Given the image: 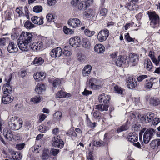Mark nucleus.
Here are the masks:
<instances>
[{
  "label": "nucleus",
  "mask_w": 160,
  "mask_h": 160,
  "mask_svg": "<svg viewBox=\"0 0 160 160\" xmlns=\"http://www.w3.org/2000/svg\"><path fill=\"white\" fill-rule=\"evenodd\" d=\"M139 59V56L135 53H131L129 56V63L132 66H135Z\"/></svg>",
  "instance_id": "obj_11"
},
{
  "label": "nucleus",
  "mask_w": 160,
  "mask_h": 160,
  "mask_svg": "<svg viewBox=\"0 0 160 160\" xmlns=\"http://www.w3.org/2000/svg\"><path fill=\"white\" fill-rule=\"evenodd\" d=\"M144 66L147 70L148 71H150L152 69V64L150 59H147L145 61Z\"/></svg>",
  "instance_id": "obj_30"
},
{
  "label": "nucleus",
  "mask_w": 160,
  "mask_h": 160,
  "mask_svg": "<svg viewBox=\"0 0 160 160\" xmlns=\"http://www.w3.org/2000/svg\"><path fill=\"white\" fill-rule=\"evenodd\" d=\"M87 123L88 126L91 127H94L96 126V123L95 122H92L89 118L87 115Z\"/></svg>",
  "instance_id": "obj_52"
},
{
  "label": "nucleus",
  "mask_w": 160,
  "mask_h": 160,
  "mask_svg": "<svg viewBox=\"0 0 160 160\" xmlns=\"http://www.w3.org/2000/svg\"><path fill=\"white\" fill-rule=\"evenodd\" d=\"M108 106L105 104H100L96 105L94 106V108L95 109H98L101 112L107 111L108 110Z\"/></svg>",
  "instance_id": "obj_25"
},
{
  "label": "nucleus",
  "mask_w": 160,
  "mask_h": 160,
  "mask_svg": "<svg viewBox=\"0 0 160 160\" xmlns=\"http://www.w3.org/2000/svg\"><path fill=\"white\" fill-rule=\"evenodd\" d=\"M13 99L8 94H4L2 98V102L4 104H7L11 102Z\"/></svg>",
  "instance_id": "obj_26"
},
{
  "label": "nucleus",
  "mask_w": 160,
  "mask_h": 160,
  "mask_svg": "<svg viewBox=\"0 0 160 160\" xmlns=\"http://www.w3.org/2000/svg\"><path fill=\"white\" fill-rule=\"evenodd\" d=\"M42 10V8L41 6H36L33 8V11L36 13H39L41 12Z\"/></svg>",
  "instance_id": "obj_45"
},
{
  "label": "nucleus",
  "mask_w": 160,
  "mask_h": 160,
  "mask_svg": "<svg viewBox=\"0 0 160 160\" xmlns=\"http://www.w3.org/2000/svg\"><path fill=\"white\" fill-rule=\"evenodd\" d=\"M66 134L70 137H77V133L74 131V129L72 128H70L66 133Z\"/></svg>",
  "instance_id": "obj_33"
},
{
  "label": "nucleus",
  "mask_w": 160,
  "mask_h": 160,
  "mask_svg": "<svg viewBox=\"0 0 160 160\" xmlns=\"http://www.w3.org/2000/svg\"><path fill=\"white\" fill-rule=\"evenodd\" d=\"M159 102V100L157 99L152 98L150 99V103L153 106H157Z\"/></svg>",
  "instance_id": "obj_43"
},
{
  "label": "nucleus",
  "mask_w": 160,
  "mask_h": 160,
  "mask_svg": "<svg viewBox=\"0 0 160 160\" xmlns=\"http://www.w3.org/2000/svg\"><path fill=\"white\" fill-rule=\"evenodd\" d=\"M62 54V50L60 47H58L52 49L50 54L52 58L59 57Z\"/></svg>",
  "instance_id": "obj_14"
},
{
  "label": "nucleus",
  "mask_w": 160,
  "mask_h": 160,
  "mask_svg": "<svg viewBox=\"0 0 160 160\" xmlns=\"http://www.w3.org/2000/svg\"><path fill=\"white\" fill-rule=\"evenodd\" d=\"M114 90L115 92L118 94H122L123 89H122L121 88L118 86L116 85L114 87Z\"/></svg>",
  "instance_id": "obj_48"
},
{
  "label": "nucleus",
  "mask_w": 160,
  "mask_h": 160,
  "mask_svg": "<svg viewBox=\"0 0 160 160\" xmlns=\"http://www.w3.org/2000/svg\"><path fill=\"white\" fill-rule=\"evenodd\" d=\"M69 48L70 46H65L64 47V51L63 53L64 55L66 56H69L71 55L72 53L69 51Z\"/></svg>",
  "instance_id": "obj_39"
},
{
  "label": "nucleus",
  "mask_w": 160,
  "mask_h": 160,
  "mask_svg": "<svg viewBox=\"0 0 160 160\" xmlns=\"http://www.w3.org/2000/svg\"><path fill=\"white\" fill-rule=\"evenodd\" d=\"M45 85L42 83H39L37 84L35 91L38 94H41L42 92L45 90Z\"/></svg>",
  "instance_id": "obj_19"
},
{
  "label": "nucleus",
  "mask_w": 160,
  "mask_h": 160,
  "mask_svg": "<svg viewBox=\"0 0 160 160\" xmlns=\"http://www.w3.org/2000/svg\"><path fill=\"white\" fill-rule=\"evenodd\" d=\"M102 82L101 80L97 78H91L88 81L89 87L94 90L100 89L102 88Z\"/></svg>",
  "instance_id": "obj_3"
},
{
  "label": "nucleus",
  "mask_w": 160,
  "mask_h": 160,
  "mask_svg": "<svg viewBox=\"0 0 160 160\" xmlns=\"http://www.w3.org/2000/svg\"><path fill=\"white\" fill-rule=\"evenodd\" d=\"M24 27L28 29H31L34 27V25L30 21H27L24 24Z\"/></svg>",
  "instance_id": "obj_36"
},
{
  "label": "nucleus",
  "mask_w": 160,
  "mask_h": 160,
  "mask_svg": "<svg viewBox=\"0 0 160 160\" xmlns=\"http://www.w3.org/2000/svg\"><path fill=\"white\" fill-rule=\"evenodd\" d=\"M129 127L127 124L123 125L120 127V128H118L117 130V131L118 132H119L124 131H125L128 129Z\"/></svg>",
  "instance_id": "obj_42"
},
{
  "label": "nucleus",
  "mask_w": 160,
  "mask_h": 160,
  "mask_svg": "<svg viewBox=\"0 0 160 160\" xmlns=\"http://www.w3.org/2000/svg\"><path fill=\"white\" fill-rule=\"evenodd\" d=\"M6 39L5 38H2L0 39V46H4L5 45Z\"/></svg>",
  "instance_id": "obj_62"
},
{
  "label": "nucleus",
  "mask_w": 160,
  "mask_h": 160,
  "mask_svg": "<svg viewBox=\"0 0 160 160\" xmlns=\"http://www.w3.org/2000/svg\"><path fill=\"white\" fill-rule=\"evenodd\" d=\"M49 128L45 126L40 125L39 126L38 130L40 132L42 133L45 132L49 130Z\"/></svg>",
  "instance_id": "obj_49"
},
{
  "label": "nucleus",
  "mask_w": 160,
  "mask_h": 160,
  "mask_svg": "<svg viewBox=\"0 0 160 160\" xmlns=\"http://www.w3.org/2000/svg\"><path fill=\"white\" fill-rule=\"evenodd\" d=\"M148 15L149 19L151 21L150 22L151 26L154 28L155 26H158L159 22V18L158 16L155 12H148Z\"/></svg>",
  "instance_id": "obj_5"
},
{
  "label": "nucleus",
  "mask_w": 160,
  "mask_h": 160,
  "mask_svg": "<svg viewBox=\"0 0 160 160\" xmlns=\"http://www.w3.org/2000/svg\"><path fill=\"white\" fill-rule=\"evenodd\" d=\"M158 80L155 78H152L150 79L149 82L146 83L145 87L148 89H150L152 88L153 85L157 84Z\"/></svg>",
  "instance_id": "obj_17"
},
{
  "label": "nucleus",
  "mask_w": 160,
  "mask_h": 160,
  "mask_svg": "<svg viewBox=\"0 0 160 160\" xmlns=\"http://www.w3.org/2000/svg\"><path fill=\"white\" fill-rule=\"evenodd\" d=\"M92 117L96 119H99L101 118L100 113L97 110H93L91 112Z\"/></svg>",
  "instance_id": "obj_32"
},
{
  "label": "nucleus",
  "mask_w": 160,
  "mask_h": 160,
  "mask_svg": "<svg viewBox=\"0 0 160 160\" xmlns=\"http://www.w3.org/2000/svg\"><path fill=\"white\" fill-rule=\"evenodd\" d=\"M94 49L96 52L99 54L102 53L105 51V47L101 44H96L94 47Z\"/></svg>",
  "instance_id": "obj_24"
},
{
  "label": "nucleus",
  "mask_w": 160,
  "mask_h": 160,
  "mask_svg": "<svg viewBox=\"0 0 160 160\" xmlns=\"http://www.w3.org/2000/svg\"><path fill=\"white\" fill-rule=\"evenodd\" d=\"M91 45L90 41L89 40L86 38H83L82 39V46L83 47L88 48H89Z\"/></svg>",
  "instance_id": "obj_31"
},
{
  "label": "nucleus",
  "mask_w": 160,
  "mask_h": 160,
  "mask_svg": "<svg viewBox=\"0 0 160 160\" xmlns=\"http://www.w3.org/2000/svg\"><path fill=\"white\" fill-rule=\"evenodd\" d=\"M155 133V130L152 128L148 129L143 135V142L145 143H148Z\"/></svg>",
  "instance_id": "obj_6"
},
{
  "label": "nucleus",
  "mask_w": 160,
  "mask_h": 160,
  "mask_svg": "<svg viewBox=\"0 0 160 160\" xmlns=\"http://www.w3.org/2000/svg\"><path fill=\"white\" fill-rule=\"evenodd\" d=\"M160 122V118H155L153 119L152 122V123L153 125H157Z\"/></svg>",
  "instance_id": "obj_60"
},
{
  "label": "nucleus",
  "mask_w": 160,
  "mask_h": 160,
  "mask_svg": "<svg viewBox=\"0 0 160 160\" xmlns=\"http://www.w3.org/2000/svg\"><path fill=\"white\" fill-rule=\"evenodd\" d=\"M18 117H12L9 120L8 124L9 128L12 130H18L21 128L22 125V121H19Z\"/></svg>",
  "instance_id": "obj_2"
},
{
  "label": "nucleus",
  "mask_w": 160,
  "mask_h": 160,
  "mask_svg": "<svg viewBox=\"0 0 160 160\" xmlns=\"http://www.w3.org/2000/svg\"><path fill=\"white\" fill-rule=\"evenodd\" d=\"M93 144L94 146L97 147H100L102 145V143L99 140L94 141Z\"/></svg>",
  "instance_id": "obj_64"
},
{
  "label": "nucleus",
  "mask_w": 160,
  "mask_h": 160,
  "mask_svg": "<svg viewBox=\"0 0 160 160\" xmlns=\"http://www.w3.org/2000/svg\"><path fill=\"white\" fill-rule=\"evenodd\" d=\"M47 21L48 22H54L55 20V17L52 14H48L46 17Z\"/></svg>",
  "instance_id": "obj_37"
},
{
  "label": "nucleus",
  "mask_w": 160,
  "mask_h": 160,
  "mask_svg": "<svg viewBox=\"0 0 160 160\" xmlns=\"http://www.w3.org/2000/svg\"><path fill=\"white\" fill-rule=\"evenodd\" d=\"M61 83V81L60 79L58 78L53 81L52 85L54 87H57L59 86Z\"/></svg>",
  "instance_id": "obj_51"
},
{
  "label": "nucleus",
  "mask_w": 160,
  "mask_h": 160,
  "mask_svg": "<svg viewBox=\"0 0 160 160\" xmlns=\"http://www.w3.org/2000/svg\"><path fill=\"white\" fill-rule=\"evenodd\" d=\"M85 57L84 55L80 54L78 56V60L81 62H83L85 60Z\"/></svg>",
  "instance_id": "obj_54"
},
{
  "label": "nucleus",
  "mask_w": 160,
  "mask_h": 160,
  "mask_svg": "<svg viewBox=\"0 0 160 160\" xmlns=\"http://www.w3.org/2000/svg\"><path fill=\"white\" fill-rule=\"evenodd\" d=\"M22 7H18L16 10V12L19 14V15H22V12L21 10L22 9Z\"/></svg>",
  "instance_id": "obj_63"
},
{
  "label": "nucleus",
  "mask_w": 160,
  "mask_h": 160,
  "mask_svg": "<svg viewBox=\"0 0 160 160\" xmlns=\"http://www.w3.org/2000/svg\"><path fill=\"white\" fill-rule=\"evenodd\" d=\"M92 0H85L81 1L78 5V8L80 10H84L86 9L92 3Z\"/></svg>",
  "instance_id": "obj_10"
},
{
  "label": "nucleus",
  "mask_w": 160,
  "mask_h": 160,
  "mask_svg": "<svg viewBox=\"0 0 160 160\" xmlns=\"http://www.w3.org/2000/svg\"><path fill=\"white\" fill-rule=\"evenodd\" d=\"M138 0H131L129 3L128 4V8L130 10H132L134 9L133 8V5H132V7H131V4H135L138 2Z\"/></svg>",
  "instance_id": "obj_50"
},
{
  "label": "nucleus",
  "mask_w": 160,
  "mask_h": 160,
  "mask_svg": "<svg viewBox=\"0 0 160 160\" xmlns=\"http://www.w3.org/2000/svg\"><path fill=\"white\" fill-rule=\"evenodd\" d=\"M94 12L92 9H88L84 12V15L87 17H89L94 15Z\"/></svg>",
  "instance_id": "obj_40"
},
{
  "label": "nucleus",
  "mask_w": 160,
  "mask_h": 160,
  "mask_svg": "<svg viewBox=\"0 0 160 160\" xmlns=\"http://www.w3.org/2000/svg\"><path fill=\"white\" fill-rule=\"evenodd\" d=\"M52 133L54 135V136H56V138H57V136L59 135V128H54L53 130Z\"/></svg>",
  "instance_id": "obj_58"
},
{
  "label": "nucleus",
  "mask_w": 160,
  "mask_h": 160,
  "mask_svg": "<svg viewBox=\"0 0 160 160\" xmlns=\"http://www.w3.org/2000/svg\"><path fill=\"white\" fill-rule=\"evenodd\" d=\"M84 32L85 35L89 37L92 36L95 34L94 31H91L87 29H86Z\"/></svg>",
  "instance_id": "obj_44"
},
{
  "label": "nucleus",
  "mask_w": 160,
  "mask_h": 160,
  "mask_svg": "<svg viewBox=\"0 0 160 160\" xmlns=\"http://www.w3.org/2000/svg\"><path fill=\"white\" fill-rule=\"evenodd\" d=\"M127 139L131 142H136L138 139V134L135 132L130 133L128 134Z\"/></svg>",
  "instance_id": "obj_23"
},
{
  "label": "nucleus",
  "mask_w": 160,
  "mask_h": 160,
  "mask_svg": "<svg viewBox=\"0 0 160 160\" xmlns=\"http://www.w3.org/2000/svg\"><path fill=\"white\" fill-rule=\"evenodd\" d=\"M110 99V96L104 93L101 94L98 97L99 102L101 103L103 102L104 104L108 102Z\"/></svg>",
  "instance_id": "obj_15"
},
{
  "label": "nucleus",
  "mask_w": 160,
  "mask_h": 160,
  "mask_svg": "<svg viewBox=\"0 0 160 160\" xmlns=\"http://www.w3.org/2000/svg\"><path fill=\"white\" fill-rule=\"evenodd\" d=\"M33 38L32 33L27 32H22L17 41V43L19 49L22 51H27L31 46L29 45Z\"/></svg>",
  "instance_id": "obj_1"
},
{
  "label": "nucleus",
  "mask_w": 160,
  "mask_h": 160,
  "mask_svg": "<svg viewBox=\"0 0 160 160\" xmlns=\"http://www.w3.org/2000/svg\"><path fill=\"white\" fill-rule=\"evenodd\" d=\"M108 12V10L105 8H102L99 9V15L105 17Z\"/></svg>",
  "instance_id": "obj_38"
},
{
  "label": "nucleus",
  "mask_w": 160,
  "mask_h": 160,
  "mask_svg": "<svg viewBox=\"0 0 160 160\" xmlns=\"http://www.w3.org/2000/svg\"><path fill=\"white\" fill-rule=\"evenodd\" d=\"M63 31L64 33L67 34H71L73 32V31L72 30L67 28L65 26L63 27Z\"/></svg>",
  "instance_id": "obj_46"
},
{
  "label": "nucleus",
  "mask_w": 160,
  "mask_h": 160,
  "mask_svg": "<svg viewBox=\"0 0 160 160\" xmlns=\"http://www.w3.org/2000/svg\"><path fill=\"white\" fill-rule=\"evenodd\" d=\"M126 83L128 88L130 89L135 88L137 84V81L132 77H128L127 78Z\"/></svg>",
  "instance_id": "obj_12"
},
{
  "label": "nucleus",
  "mask_w": 160,
  "mask_h": 160,
  "mask_svg": "<svg viewBox=\"0 0 160 160\" xmlns=\"http://www.w3.org/2000/svg\"><path fill=\"white\" fill-rule=\"evenodd\" d=\"M41 98L39 95L35 96L32 98L30 102L33 104L38 103L41 101Z\"/></svg>",
  "instance_id": "obj_35"
},
{
  "label": "nucleus",
  "mask_w": 160,
  "mask_h": 160,
  "mask_svg": "<svg viewBox=\"0 0 160 160\" xmlns=\"http://www.w3.org/2000/svg\"><path fill=\"white\" fill-rule=\"evenodd\" d=\"M92 69V66L90 65H87L82 70V73L83 76H88L89 75Z\"/></svg>",
  "instance_id": "obj_20"
},
{
  "label": "nucleus",
  "mask_w": 160,
  "mask_h": 160,
  "mask_svg": "<svg viewBox=\"0 0 160 160\" xmlns=\"http://www.w3.org/2000/svg\"><path fill=\"white\" fill-rule=\"evenodd\" d=\"M43 44L42 42L41 41H38L34 45L31 46L30 49H32V50L35 51L36 50H40L43 47Z\"/></svg>",
  "instance_id": "obj_21"
},
{
  "label": "nucleus",
  "mask_w": 160,
  "mask_h": 160,
  "mask_svg": "<svg viewBox=\"0 0 160 160\" xmlns=\"http://www.w3.org/2000/svg\"><path fill=\"white\" fill-rule=\"evenodd\" d=\"M125 38L128 42H134L133 39L130 37L129 33H127L125 35Z\"/></svg>",
  "instance_id": "obj_56"
},
{
  "label": "nucleus",
  "mask_w": 160,
  "mask_h": 160,
  "mask_svg": "<svg viewBox=\"0 0 160 160\" xmlns=\"http://www.w3.org/2000/svg\"><path fill=\"white\" fill-rule=\"evenodd\" d=\"M60 137L59 135L56 136H53L52 139V145L55 147H58L60 148H62L63 147L64 143L61 139H59Z\"/></svg>",
  "instance_id": "obj_8"
},
{
  "label": "nucleus",
  "mask_w": 160,
  "mask_h": 160,
  "mask_svg": "<svg viewBox=\"0 0 160 160\" xmlns=\"http://www.w3.org/2000/svg\"><path fill=\"white\" fill-rule=\"evenodd\" d=\"M154 117L153 113H148L144 117V120L146 123H149L152 121Z\"/></svg>",
  "instance_id": "obj_28"
},
{
  "label": "nucleus",
  "mask_w": 160,
  "mask_h": 160,
  "mask_svg": "<svg viewBox=\"0 0 160 160\" xmlns=\"http://www.w3.org/2000/svg\"><path fill=\"white\" fill-rule=\"evenodd\" d=\"M51 154L53 156L57 155L59 152V150L56 149H52L50 151Z\"/></svg>",
  "instance_id": "obj_61"
},
{
  "label": "nucleus",
  "mask_w": 160,
  "mask_h": 160,
  "mask_svg": "<svg viewBox=\"0 0 160 160\" xmlns=\"http://www.w3.org/2000/svg\"><path fill=\"white\" fill-rule=\"evenodd\" d=\"M43 18L42 17H38L34 16L31 18L32 22L35 24L41 25L43 23Z\"/></svg>",
  "instance_id": "obj_22"
},
{
  "label": "nucleus",
  "mask_w": 160,
  "mask_h": 160,
  "mask_svg": "<svg viewBox=\"0 0 160 160\" xmlns=\"http://www.w3.org/2000/svg\"><path fill=\"white\" fill-rule=\"evenodd\" d=\"M109 35V32L108 29L101 30L99 32L98 35V39L100 42L105 41L107 39Z\"/></svg>",
  "instance_id": "obj_7"
},
{
  "label": "nucleus",
  "mask_w": 160,
  "mask_h": 160,
  "mask_svg": "<svg viewBox=\"0 0 160 160\" xmlns=\"http://www.w3.org/2000/svg\"><path fill=\"white\" fill-rule=\"evenodd\" d=\"M150 145V147L153 148L160 147V139L152 140Z\"/></svg>",
  "instance_id": "obj_27"
},
{
  "label": "nucleus",
  "mask_w": 160,
  "mask_h": 160,
  "mask_svg": "<svg viewBox=\"0 0 160 160\" xmlns=\"http://www.w3.org/2000/svg\"><path fill=\"white\" fill-rule=\"evenodd\" d=\"M149 56L150 57L153 63L155 64L157 63V59L152 54H149Z\"/></svg>",
  "instance_id": "obj_59"
},
{
  "label": "nucleus",
  "mask_w": 160,
  "mask_h": 160,
  "mask_svg": "<svg viewBox=\"0 0 160 160\" xmlns=\"http://www.w3.org/2000/svg\"><path fill=\"white\" fill-rule=\"evenodd\" d=\"M126 58L121 56L117 57V59L115 60L116 65L118 66L121 67L126 61Z\"/></svg>",
  "instance_id": "obj_18"
},
{
  "label": "nucleus",
  "mask_w": 160,
  "mask_h": 160,
  "mask_svg": "<svg viewBox=\"0 0 160 160\" xmlns=\"http://www.w3.org/2000/svg\"><path fill=\"white\" fill-rule=\"evenodd\" d=\"M12 158L14 160H21L22 158V155L19 152H12Z\"/></svg>",
  "instance_id": "obj_29"
},
{
  "label": "nucleus",
  "mask_w": 160,
  "mask_h": 160,
  "mask_svg": "<svg viewBox=\"0 0 160 160\" xmlns=\"http://www.w3.org/2000/svg\"><path fill=\"white\" fill-rule=\"evenodd\" d=\"M5 137L9 141H11L13 138V135L12 133V132L11 131V132H9L7 136H5Z\"/></svg>",
  "instance_id": "obj_55"
},
{
  "label": "nucleus",
  "mask_w": 160,
  "mask_h": 160,
  "mask_svg": "<svg viewBox=\"0 0 160 160\" xmlns=\"http://www.w3.org/2000/svg\"><path fill=\"white\" fill-rule=\"evenodd\" d=\"M44 62L43 59L41 57H36L33 62L34 64L38 65L42 64Z\"/></svg>",
  "instance_id": "obj_34"
},
{
  "label": "nucleus",
  "mask_w": 160,
  "mask_h": 160,
  "mask_svg": "<svg viewBox=\"0 0 160 160\" xmlns=\"http://www.w3.org/2000/svg\"><path fill=\"white\" fill-rule=\"evenodd\" d=\"M24 143L17 144L16 145V148L18 150H21L24 147Z\"/></svg>",
  "instance_id": "obj_57"
},
{
  "label": "nucleus",
  "mask_w": 160,
  "mask_h": 160,
  "mask_svg": "<svg viewBox=\"0 0 160 160\" xmlns=\"http://www.w3.org/2000/svg\"><path fill=\"white\" fill-rule=\"evenodd\" d=\"M148 77V76L146 75H142L138 77L137 79L138 82H141Z\"/></svg>",
  "instance_id": "obj_53"
},
{
  "label": "nucleus",
  "mask_w": 160,
  "mask_h": 160,
  "mask_svg": "<svg viewBox=\"0 0 160 160\" xmlns=\"http://www.w3.org/2000/svg\"><path fill=\"white\" fill-rule=\"evenodd\" d=\"M67 96L68 97H69V96L66 94L65 92L62 90H60L58 91L56 94L57 97L59 98H64Z\"/></svg>",
  "instance_id": "obj_41"
},
{
  "label": "nucleus",
  "mask_w": 160,
  "mask_h": 160,
  "mask_svg": "<svg viewBox=\"0 0 160 160\" xmlns=\"http://www.w3.org/2000/svg\"><path fill=\"white\" fill-rule=\"evenodd\" d=\"M62 113L61 112L57 111L54 113V116L57 119L60 120L62 118Z\"/></svg>",
  "instance_id": "obj_47"
},
{
  "label": "nucleus",
  "mask_w": 160,
  "mask_h": 160,
  "mask_svg": "<svg viewBox=\"0 0 160 160\" xmlns=\"http://www.w3.org/2000/svg\"><path fill=\"white\" fill-rule=\"evenodd\" d=\"M12 77V74H11L8 76L6 77L5 78V81L7 83L3 85L2 88L3 93L4 94H10L12 93V87L10 83Z\"/></svg>",
  "instance_id": "obj_4"
},
{
  "label": "nucleus",
  "mask_w": 160,
  "mask_h": 160,
  "mask_svg": "<svg viewBox=\"0 0 160 160\" xmlns=\"http://www.w3.org/2000/svg\"><path fill=\"white\" fill-rule=\"evenodd\" d=\"M81 40L79 38L76 37L71 38L69 40L70 45L74 47H78L80 44Z\"/></svg>",
  "instance_id": "obj_13"
},
{
  "label": "nucleus",
  "mask_w": 160,
  "mask_h": 160,
  "mask_svg": "<svg viewBox=\"0 0 160 160\" xmlns=\"http://www.w3.org/2000/svg\"><path fill=\"white\" fill-rule=\"evenodd\" d=\"M18 50L17 46L14 42L12 41H10L7 48V50L8 52L10 53L17 52Z\"/></svg>",
  "instance_id": "obj_16"
},
{
  "label": "nucleus",
  "mask_w": 160,
  "mask_h": 160,
  "mask_svg": "<svg viewBox=\"0 0 160 160\" xmlns=\"http://www.w3.org/2000/svg\"><path fill=\"white\" fill-rule=\"evenodd\" d=\"M81 21L77 18H70L67 23L68 25L73 28H77L81 26Z\"/></svg>",
  "instance_id": "obj_9"
}]
</instances>
